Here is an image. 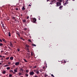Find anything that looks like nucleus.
I'll return each mask as SVG.
<instances>
[{
	"label": "nucleus",
	"mask_w": 77,
	"mask_h": 77,
	"mask_svg": "<svg viewBox=\"0 0 77 77\" xmlns=\"http://www.w3.org/2000/svg\"><path fill=\"white\" fill-rule=\"evenodd\" d=\"M57 6H59L61 5V3L60 2H57L56 3Z\"/></svg>",
	"instance_id": "f257e3e1"
},
{
	"label": "nucleus",
	"mask_w": 77,
	"mask_h": 77,
	"mask_svg": "<svg viewBox=\"0 0 77 77\" xmlns=\"http://www.w3.org/2000/svg\"><path fill=\"white\" fill-rule=\"evenodd\" d=\"M30 75H33L34 74V72H29Z\"/></svg>",
	"instance_id": "f03ea898"
},
{
	"label": "nucleus",
	"mask_w": 77,
	"mask_h": 77,
	"mask_svg": "<svg viewBox=\"0 0 77 77\" xmlns=\"http://www.w3.org/2000/svg\"><path fill=\"white\" fill-rule=\"evenodd\" d=\"M20 64V62H17L15 63V65H16L17 66V65H18Z\"/></svg>",
	"instance_id": "7ed1b4c3"
},
{
	"label": "nucleus",
	"mask_w": 77,
	"mask_h": 77,
	"mask_svg": "<svg viewBox=\"0 0 77 77\" xmlns=\"http://www.w3.org/2000/svg\"><path fill=\"white\" fill-rule=\"evenodd\" d=\"M68 0H67L66 1V2L65 3L64 5V6H65V5H67V4H68Z\"/></svg>",
	"instance_id": "20e7f679"
},
{
	"label": "nucleus",
	"mask_w": 77,
	"mask_h": 77,
	"mask_svg": "<svg viewBox=\"0 0 77 77\" xmlns=\"http://www.w3.org/2000/svg\"><path fill=\"white\" fill-rule=\"evenodd\" d=\"M36 21V19L35 18H34L33 19V23H35Z\"/></svg>",
	"instance_id": "39448f33"
},
{
	"label": "nucleus",
	"mask_w": 77,
	"mask_h": 77,
	"mask_svg": "<svg viewBox=\"0 0 77 77\" xmlns=\"http://www.w3.org/2000/svg\"><path fill=\"white\" fill-rule=\"evenodd\" d=\"M17 37H18V36H19L20 37V33L17 32Z\"/></svg>",
	"instance_id": "423d86ee"
},
{
	"label": "nucleus",
	"mask_w": 77,
	"mask_h": 77,
	"mask_svg": "<svg viewBox=\"0 0 77 77\" xmlns=\"http://www.w3.org/2000/svg\"><path fill=\"white\" fill-rule=\"evenodd\" d=\"M10 59L11 60H13V59H14V57H10Z\"/></svg>",
	"instance_id": "0eeeda50"
},
{
	"label": "nucleus",
	"mask_w": 77,
	"mask_h": 77,
	"mask_svg": "<svg viewBox=\"0 0 77 77\" xmlns=\"http://www.w3.org/2000/svg\"><path fill=\"white\" fill-rule=\"evenodd\" d=\"M62 8H63V6H60L59 7V9H62Z\"/></svg>",
	"instance_id": "6e6552de"
},
{
	"label": "nucleus",
	"mask_w": 77,
	"mask_h": 77,
	"mask_svg": "<svg viewBox=\"0 0 77 77\" xmlns=\"http://www.w3.org/2000/svg\"><path fill=\"white\" fill-rule=\"evenodd\" d=\"M10 46H11V47H13V45L12 44L11 42H10Z\"/></svg>",
	"instance_id": "1a4fd4ad"
},
{
	"label": "nucleus",
	"mask_w": 77,
	"mask_h": 77,
	"mask_svg": "<svg viewBox=\"0 0 77 77\" xmlns=\"http://www.w3.org/2000/svg\"><path fill=\"white\" fill-rule=\"evenodd\" d=\"M2 41H4V42H5V43H6V41H5V40L3 39H2Z\"/></svg>",
	"instance_id": "9d476101"
},
{
	"label": "nucleus",
	"mask_w": 77,
	"mask_h": 77,
	"mask_svg": "<svg viewBox=\"0 0 77 77\" xmlns=\"http://www.w3.org/2000/svg\"><path fill=\"white\" fill-rule=\"evenodd\" d=\"M2 73L3 74H5V73H6V72L5 71H3L2 72Z\"/></svg>",
	"instance_id": "9b49d317"
},
{
	"label": "nucleus",
	"mask_w": 77,
	"mask_h": 77,
	"mask_svg": "<svg viewBox=\"0 0 77 77\" xmlns=\"http://www.w3.org/2000/svg\"><path fill=\"white\" fill-rule=\"evenodd\" d=\"M7 66H9V65H5L4 66V67H6Z\"/></svg>",
	"instance_id": "f8f14e48"
},
{
	"label": "nucleus",
	"mask_w": 77,
	"mask_h": 77,
	"mask_svg": "<svg viewBox=\"0 0 77 77\" xmlns=\"http://www.w3.org/2000/svg\"><path fill=\"white\" fill-rule=\"evenodd\" d=\"M7 69L8 70H9V69H10V67H8L7 68Z\"/></svg>",
	"instance_id": "ddd939ff"
},
{
	"label": "nucleus",
	"mask_w": 77,
	"mask_h": 77,
	"mask_svg": "<svg viewBox=\"0 0 77 77\" xmlns=\"http://www.w3.org/2000/svg\"><path fill=\"white\" fill-rule=\"evenodd\" d=\"M23 23H26V20H23Z\"/></svg>",
	"instance_id": "4468645a"
},
{
	"label": "nucleus",
	"mask_w": 77,
	"mask_h": 77,
	"mask_svg": "<svg viewBox=\"0 0 77 77\" xmlns=\"http://www.w3.org/2000/svg\"><path fill=\"white\" fill-rule=\"evenodd\" d=\"M3 45V44L2 43H0V46L1 47H2V45Z\"/></svg>",
	"instance_id": "2eb2a0df"
},
{
	"label": "nucleus",
	"mask_w": 77,
	"mask_h": 77,
	"mask_svg": "<svg viewBox=\"0 0 77 77\" xmlns=\"http://www.w3.org/2000/svg\"><path fill=\"white\" fill-rule=\"evenodd\" d=\"M31 54L32 56H33V52H32Z\"/></svg>",
	"instance_id": "dca6fc26"
},
{
	"label": "nucleus",
	"mask_w": 77,
	"mask_h": 77,
	"mask_svg": "<svg viewBox=\"0 0 77 77\" xmlns=\"http://www.w3.org/2000/svg\"><path fill=\"white\" fill-rule=\"evenodd\" d=\"M7 20H10V18H9V17H8L7 18Z\"/></svg>",
	"instance_id": "f3484780"
},
{
	"label": "nucleus",
	"mask_w": 77,
	"mask_h": 77,
	"mask_svg": "<svg viewBox=\"0 0 77 77\" xmlns=\"http://www.w3.org/2000/svg\"><path fill=\"white\" fill-rule=\"evenodd\" d=\"M36 73L37 74H39V72L38 71H37L36 72Z\"/></svg>",
	"instance_id": "a211bd4d"
},
{
	"label": "nucleus",
	"mask_w": 77,
	"mask_h": 77,
	"mask_svg": "<svg viewBox=\"0 0 77 77\" xmlns=\"http://www.w3.org/2000/svg\"><path fill=\"white\" fill-rule=\"evenodd\" d=\"M22 9V10H25V8H24V7H23Z\"/></svg>",
	"instance_id": "6ab92c4d"
},
{
	"label": "nucleus",
	"mask_w": 77,
	"mask_h": 77,
	"mask_svg": "<svg viewBox=\"0 0 77 77\" xmlns=\"http://www.w3.org/2000/svg\"><path fill=\"white\" fill-rule=\"evenodd\" d=\"M9 77H12V75L11 74H9Z\"/></svg>",
	"instance_id": "aec40b11"
},
{
	"label": "nucleus",
	"mask_w": 77,
	"mask_h": 77,
	"mask_svg": "<svg viewBox=\"0 0 77 77\" xmlns=\"http://www.w3.org/2000/svg\"><path fill=\"white\" fill-rule=\"evenodd\" d=\"M11 33H10V32H9V36H11Z\"/></svg>",
	"instance_id": "412c9836"
},
{
	"label": "nucleus",
	"mask_w": 77,
	"mask_h": 77,
	"mask_svg": "<svg viewBox=\"0 0 77 77\" xmlns=\"http://www.w3.org/2000/svg\"><path fill=\"white\" fill-rule=\"evenodd\" d=\"M1 24H2L3 27H4L3 26L4 25V24H3V23L1 22Z\"/></svg>",
	"instance_id": "4be33fe9"
},
{
	"label": "nucleus",
	"mask_w": 77,
	"mask_h": 77,
	"mask_svg": "<svg viewBox=\"0 0 77 77\" xmlns=\"http://www.w3.org/2000/svg\"><path fill=\"white\" fill-rule=\"evenodd\" d=\"M32 46H35V47H36V45L35 44H33L32 45Z\"/></svg>",
	"instance_id": "5701e85b"
},
{
	"label": "nucleus",
	"mask_w": 77,
	"mask_h": 77,
	"mask_svg": "<svg viewBox=\"0 0 77 77\" xmlns=\"http://www.w3.org/2000/svg\"><path fill=\"white\" fill-rule=\"evenodd\" d=\"M24 60L25 62H27V60H26V59H24Z\"/></svg>",
	"instance_id": "b1692460"
},
{
	"label": "nucleus",
	"mask_w": 77,
	"mask_h": 77,
	"mask_svg": "<svg viewBox=\"0 0 77 77\" xmlns=\"http://www.w3.org/2000/svg\"><path fill=\"white\" fill-rule=\"evenodd\" d=\"M12 18L13 19V20H15V17H13Z\"/></svg>",
	"instance_id": "393cba45"
},
{
	"label": "nucleus",
	"mask_w": 77,
	"mask_h": 77,
	"mask_svg": "<svg viewBox=\"0 0 77 77\" xmlns=\"http://www.w3.org/2000/svg\"><path fill=\"white\" fill-rule=\"evenodd\" d=\"M9 59V57H8L6 58V60H8V59Z\"/></svg>",
	"instance_id": "a878e982"
},
{
	"label": "nucleus",
	"mask_w": 77,
	"mask_h": 77,
	"mask_svg": "<svg viewBox=\"0 0 77 77\" xmlns=\"http://www.w3.org/2000/svg\"><path fill=\"white\" fill-rule=\"evenodd\" d=\"M17 51H20V49L17 48Z\"/></svg>",
	"instance_id": "bb28decb"
},
{
	"label": "nucleus",
	"mask_w": 77,
	"mask_h": 77,
	"mask_svg": "<svg viewBox=\"0 0 77 77\" xmlns=\"http://www.w3.org/2000/svg\"><path fill=\"white\" fill-rule=\"evenodd\" d=\"M10 72H13V71L12 70H10Z\"/></svg>",
	"instance_id": "cd10ccee"
},
{
	"label": "nucleus",
	"mask_w": 77,
	"mask_h": 77,
	"mask_svg": "<svg viewBox=\"0 0 77 77\" xmlns=\"http://www.w3.org/2000/svg\"><path fill=\"white\" fill-rule=\"evenodd\" d=\"M38 20H40V16H38Z\"/></svg>",
	"instance_id": "c85d7f7f"
},
{
	"label": "nucleus",
	"mask_w": 77,
	"mask_h": 77,
	"mask_svg": "<svg viewBox=\"0 0 77 77\" xmlns=\"http://www.w3.org/2000/svg\"><path fill=\"white\" fill-rule=\"evenodd\" d=\"M26 72H29V70H26Z\"/></svg>",
	"instance_id": "c756f323"
},
{
	"label": "nucleus",
	"mask_w": 77,
	"mask_h": 77,
	"mask_svg": "<svg viewBox=\"0 0 77 77\" xmlns=\"http://www.w3.org/2000/svg\"><path fill=\"white\" fill-rule=\"evenodd\" d=\"M14 71L15 72H17V70L16 69H14Z\"/></svg>",
	"instance_id": "7c9ffc66"
},
{
	"label": "nucleus",
	"mask_w": 77,
	"mask_h": 77,
	"mask_svg": "<svg viewBox=\"0 0 77 77\" xmlns=\"http://www.w3.org/2000/svg\"><path fill=\"white\" fill-rule=\"evenodd\" d=\"M51 75L52 76V77H54V75H53V74H51Z\"/></svg>",
	"instance_id": "2f4dec72"
},
{
	"label": "nucleus",
	"mask_w": 77,
	"mask_h": 77,
	"mask_svg": "<svg viewBox=\"0 0 77 77\" xmlns=\"http://www.w3.org/2000/svg\"><path fill=\"white\" fill-rule=\"evenodd\" d=\"M28 41L30 42H31V40L30 39H28Z\"/></svg>",
	"instance_id": "473e14b6"
},
{
	"label": "nucleus",
	"mask_w": 77,
	"mask_h": 77,
	"mask_svg": "<svg viewBox=\"0 0 77 77\" xmlns=\"http://www.w3.org/2000/svg\"><path fill=\"white\" fill-rule=\"evenodd\" d=\"M29 16H27V19H29Z\"/></svg>",
	"instance_id": "72a5a7b5"
},
{
	"label": "nucleus",
	"mask_w": 77,
	"mask_h": 77,
	"mask_svg": "<svg viewBox=\"0 0 77 77\" xmlns=\"http://www.w3.org/2000/svg\"><path fill=\"white\" fill-rule=\"evenodd\" d=\"M59 1L60 2H62V0H59Z\"/></svg>",
	"instance_id": "f704fd0d"
},
{
	"label": "nucleus",
	"mask_w": 77,
	"mask_h": 77,
	"mask_svg": "<svg viewBox=\"0 0 77 77\" xmlns=\"http://www.w3.org/2000/svg\"><path fill=\"white\" fill-rule=\"evenodd\" d=\"M52 4H53V3H52V2H51L50 3V5H52Z\"/></svg>",
	"instance_id": "c9c22d12"
},
{
	"label": "nucleus",
	"mask_w": 77,
	"mask_h": 77,
	"mask_svg": "<svg viewBox=\"0 0 77 77\" xmlns=\"http://www.w3.org/2000/svg\"><path fill=\"white\" fill-rule=\"evenodd\" d=\"M20 39H23V41L24 40V39H23V38H20Z\"/></svg>",
	"instance_id": "e433bc0d"
},
{
	"label": "nucleus",
	"mask_w": 77,
	"mask_h": 77,
	"mask_svg": "<svg viewBox=\"0 0 77 77\" xmlns=\"http://www.w3.org/2000/svg\"><path fill=\"white\" fill-rule=\"evenodd\" d=\"M26 47H29V45H26Z\"/></svg>",
	"instance_id": "4c0bfd02"
},
{
	"label": "nucleus",
	"mask_w": 77,
	"mask_h": 77,
	"mask_svg": "<svg viewBox=\"0 0 77 77\" xmlns=\"http://www.w3.org/2000/svg\"><path fill=\"white\" fill-rule=\"evenodd\" d=\"M36 68V66L34 67V68Z\"/></svg>",
	"instance_id": "58836bf2"
},
{
	"label": "nucleus",
	"mask_w": 77,
	"mask_h": 77,
	"mask_svg": "<svg viewBox=\"0 0 77 77\" xmlns=\"http://www.w3.org/2000/svg\"><path fill=\"white\" fill-rule=\"evenodd\" d=\"M8 8H9L11 5H8Z\"/></svg>",
	"instance_id": "ea45409f"
},
{
	"label": "nucleus",
	"mask_w": 77,
	"mask_h": 77,
	"mask_svg": "<svg viewBox=\"0 0 77 77\" xmlns=\"http://www.w3.org/2000/svg\"><path fill=\"white\" fill-rule=\"evenodd\" d=\"M0 42H2V39H0Z\"/></svg>",
	"instance_id": "a19ab883"
},
{
	"label": "nucleus",
	"mask_w": 77,
	"mask_h": 77,
	"mask_svg": "<svg viewBox=\"0 0 77 77\" xmlns=\"http://www.w3.org/2000/svg\"><path fill=\"white\" fill-rule=\"evenodd\" d=\"M8 64H9V65H10V64H11V63L10 62H8Z\"/></svg>",
	"instance_id": "79ce46f5"
},
{
	"label": "nucleus",
	"mask_w": 77,
	"mask_h": 77,
	"mask_svg": "<svg viewBox=\"0 0 77 77\" xmlns=\"http://www.w3.org/2000/svg\"><path fill=\"white\" fill-rule=\"evenodd\" d=\"M21 71H23V69H21Z\"/></svg>",
	"instance_id": "37998d69"
},
{
	"label": "nucleus",
	"mask_w": 77,
	"mask_h": 77,
	"mask_svg": "<svg viewBox=\"0 0 77 77\" xmlns=\"http://www.w3.org/2000/svg\"><path fill=\"white\" fill-rule=\"evenodd\" d=\"M43 69H45V67H43Z\"/></svg>",
	"instance_id": "c03bdc74"
},
{
	"label": "nucleus",
	"mask_w": 77,
	"mask_h": 77,
	"mask_svg": "<svg viewBox=\"0 0 77 77\" xmlns=\"http://www.w3.org/2000/svg\"><path fill=\"white\" fill-rule=\"evenodd\" d=\"M29 6H31V5H29Z\"/></svg>",
	"instance_id": "a18cd8bd"
},
{
	"label": "nucleus",
	"mask_w": 77,
	"mask_h": 77,
	"mask_svg": "<svg viewBox=\"0 0 77 77\" xmlns=\"http://www.w3.org/2000/svg\"><path fill=\"white\" fill-rule=\"evenodd\" d=\"M18 9V8L16 9V11H17Z\"/></svg>",
	"instance_id": "49530a36"
},
{
	"label": "nucleus",
	"mask_w": 77,
	"mask_h": 77,
	"mask_svg": "<svg viewBox=\"0 0 77 77\" xmlns=\"http://www.w3.org/2000/svg\"><path fill=\"white\" fill-rule=\"evenodd\" d=\"M2 57V56L0 55V57Z\"/></svg>",
	"instance_id": "de8ad7c7"
},
{
	"label": "nucleus",
	"mask_w": 77,
	"mask_h": 77,
	"mask_svg": "<svg viewBox=\"0 0 77 77\" xmlns=\"http://www.w3.org/2000/svg\"><path fill=\"white\" fill-rule=\"evenodd\" d=\"M25 30H27V28H25Z\"/></svg>",
	"instance_id": "09e8293b"
},
{
	"label": "nucleus",
	"mask_w": 77,
	"mask_h": 77,
	"mask_svg": "<svg viewBox=\"0 0 77 77\" xmlns=\"http://www.w3.org/2000/svg\"><path fill=\"white\" fill-rule=\"evenodd\" d=\"M3 58H2L1 59V60H3Z\"/></svg>",
	"instance_id": "8fccbe9b"
},
{
	"label": "nucleus",
	"mask_w": 77,
	"mask_h": 77,
	"mask_svg": "<svg viewBox=\"0 0 77 77\" xmlns=\"http://www.w3.org/2000/svg\"><path fill=\"white\" fill-rule=\"evenodd\" d=\"M0 65H2V63H0Z\"/></svg>",
	"instance_id": "3c124183"
},
{
	"label": "nucleus",
	"mask_w": 77,
	"mask_h": 77,
	"mask_svg": "<svg viewBox=\"0 0 77 77\" xmlns=\"http://www.w3.org/2000/svg\"><path fill=\"white\" fill-rule=\"evenodd\" d=\"M19 75H20V72L19 73Z\"/></svg>",
	"instance_id": "603ef678"
},
{
	"label": "nucleus",
	"mask_w": 77,
	"mask_h": 77,
	"mask_svg": "<svg viewBox=\"0 0 77 77\" xmlns=\"http://www.w3.org/2000/svg\"><path fill=\"white\" fill-rule=\"evenodd\" d=\"M47 2L49 1V0H47Z\"/></svg>",
	"instance_id": "864d4df0"
},
{
	"label": "nucleus",
	"mask_w": 77,
	"mask_h": 77,
	"mask_svg": "<svg viewBox=\"0 0 77 77\" xmlns=\"http://www.w3.org/2000/svg\"><path fill=\"white\" fill-rule=\"evenodd\" d=\"M28 75H26V76H28Z\"/></svg>",
	"instance_id": "5fc2aeb1"
},
{
	"label": "nucleus",
	"mask_w": 77,
	"mask_h": 77,
	"mask_svg": "<svg viewBox=\"0 0 77 77\" xmlns=\"http://www.w3.org/2000/svg\"><path fill=\"white\" fill-rule=\"evenodd\" d=\"M3 57H5V56H4Z\"/></svg>",
	"instance_id": "6e6d98bb"
},
{
	"label": "nucleus",
	"mask_w": 77,
	"mask_h": 77,
	"mask_svg": "<svg viewBox=\"0 0 77 77\" xmlns=\"http://www.w3.org/2000/svg\"><path fill=\"white\" fill-rule=\"evenodd\" d=\"M73 1H75V0H73Z\"/></svg>",
	"instance_id": "4d7b16f0"
},
{
	"label": "nucleus",
	"mask_w": 77,
	"mask_h": 77,
	"mask_svg": "<svg viewBox=\"0 0 77 77\" xmlns=\"http://www.w3.org/2000/svg\"><path fill=\"white\" fill-rule=\"evenodd\" d=\"M19 10H20V8H19Z\"/></svg>",
	"instance_id": "13d9d810"
},
{
	"label": "nucleus",
	"mask_w": 77,
	"mask_h": 77,
	"mask_svg": "<svg viewBox=\"0 0 77 77\" xmlns=\"http://www.w3.org/2000/svg\"><path fill=\"white\" fill-rule=\"evenodd\" d=\"M2 52H1V53H2Z\"/></svg>",
	"instance_id": "bf43d9fd"
},
{
	"label": "nucleus",
	"mask_w": 77,
	"mask_h": 77,
	"mask_svg": "<svg viewBox=\"0 0 77 77\" xmlns=\"http://www.w3.org/2000/svg\"><path fill=\"white\" fill-rule=\"evenodd\" d=\"M20 74H21V73H20Z\"/></svg>",
	"instance_id": "052dcab7"
},
{
	"label": "nucleus",
	"mask_w": 77,
	"mask_h": 77,
	"mask_svg": "<svg viewBox=\"0 0 77 77\" xmlns=\"http://www.w3.org/2000/svg\"><path fill=\"white\" fill-rule=\"evenodd\" d=\"M5 48H7V47H5Z\"/></svg>",
	"instance_id": "680f3d73"
},
{
	"label": "nucleus",
	"mask_w": 77,
	"mask_h": 77,
	"mask_svg": "<svg viewBox=\"0 0 77 77\" xmlns=\"http://www.w3.org/2000/svg\"><path fill=\"white\" fill-rule=\"evenodd\" d=\"M21 16H22V14L21 15Z\"/></svg>",
	"instance_id": "e2e57ef3"
},
{
	"label": "nucleus",
	"mask_w": 77,
	"mask_h": 77,
	"mask_svg": "<svg viewBox=\"0 0 77 77\" xmlns=\"http://www.w3.org/2000/svg\"><path fill=\"white\" fill-rule=\"evenodd\" d=\"M28 55H29V54H28Z\"/></svg>",
	"instance_id": "0e129e2a"
},
{
	"label": "nucleus",
	"mask_w": 77,
	"mask_h": 77,
	"mask_svg": "<svg viewBox=\"0 0 77 77\" xmlns=\"http://www.w3.org/2000/svg\"><path fill=\"white\" fill-rule=\"evenodd\" d=\"M1 43H0V44Z\"/></svg>",
	"instance_id": "69168bd1"
}]
</instances>
